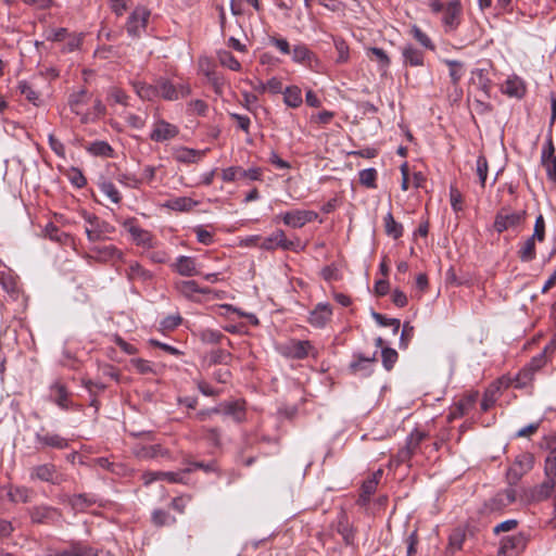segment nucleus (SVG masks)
Wrapping results in <instances>:
<instances>
[{
    "mask_svg": "<svg viewBox=\"0 0 556 556\" xmlns=\"http://www.w3.org/2000/svg\"><path fill=\"white\" fill-rule=\"evenodd\" d=\"M527 217V212L522 211H510L506 207L501 208L494 218L493 229L497 233L504 231H519V228L523 225Z\"/></svg>",
    "mask_w": 556,
    "mask_h": 556,
    "instance_id": "f257e3e1",
    "label": "nucleus"
},
{
    "mask_svg": "<svg viewBox=\"0 0 556 556\" xmlns=\"http://www.w3.org/2000/svg\"><path fill=\"white\" fill-rule=\"evenodd\" d=\"M86 223L85 232L90 242L103 241L110 239V235L115 231V227L110 223L99 218L97 215L84 212Z\"/></svg>",
    "mask_w": 556,
    "mask_h": 556,
    "instance_id": "f03ea898",
    "label": "nucleus"
},
{
    "mask_svg": "<svg viewBox=\"0 0 556 556\" xmlns=\"http://www.w3.org/2000/svg\"><path fill=\"white\" fill-rule=\"evenodd\" d=\"M28 515L34 525L54 526L60 523L62 519V513L59 508L46 504L30 507Z\"/></svg>",
    "mask_w": 556,
    "mask_h": 556,
    "instance_id": "7ed1b4c3",
    "label": "nucleus"
},
{
    "mask_svg": "<svg viewBox=\"0 0 556 556\" xmlns=\"http://www.w3.org/2000/svg\"><path fill=\"white\" fill-rule=\"evenodd\" d=\"M555 488L556 477L554 475H545L543 482L525 491V498L529 504L544 502L552 497Z\"/></svg>",
    "mask_w": 556,
    "mask_h": 556,
    "instance_id": "20e7f679",
    "label": "nucleus"
},
{
    "mask_svg": "<svg viewBox=\"0 0 556 556\" xmlns=\"http://www.w3.org/2000/svg\"><path fill=\"white\" fill-rule=\"evenodd\" d=\"M300 245V240H289L286 233L281 229L275 230L271 235L266 238H262L258 247L265 251H274L281 249L283 251H295Z\"/></svg>",
    "mask_w": 556,
    "mask_h": 556,
    "instance_id": "39448f33",
    "label": "nucleus"
},
{
    "mask_svg": "<svg viewBox=\"0 0 556 556\" xmlns=\"http://www.w3.org/2000/svg\"><path fill=\"white\" fill-rule=\"evenodd\" d=\"M441 23L444 33H454L462 22L463 5L460 0H451L445 3L444 10L441 12Z\"/></svg>",
    "mask_w": 556,
    "mask_h": 556,
    "instance_id": "423d86ee",
    "label": "nucleus"
},
{
    "mask_svg": "<svg viewBox=\"0 0 556 556\" xmlns=\"http://www.w3.org/2000/svg\"><path fill=\"white\" fill-rule=\"evenodd\" d=\"M150 14V10L146 7H136L127 18V34L132 38H139L146 31Z\"/></svg>",
    "mask_w": 556,
    "mask_h": 556,
    "instance_id": "0eeeda50",
    "label": "nucleus"
},
{
    "mask_svg": "<svg viewBox=\"0 0 556 556\" xmlns=\"http://www.w3.org/2000/svg\"><path fill=\"white\" fill-rule=\"evenodd\" d=\"M29 480L31 482H46L49 484H60L61 473L58 471L56 466L51 463L40 464L29 468Z\"/></svg>",
    "mask_w": 556,
    "mask_h": 556,
    "instance_id": "6e6552de",
    "label": "nucleus"
},
{
    "mask_svg": "<svg viewBox=\"0 0 556 556\" xmlns=\"http://www.w3.org/2000/svg\"><path fill=\"white\" fill-rule=\"evenodd\" d=\"M527 543L528 536L522 532L505 535L501 540L497 556H518L525 551Z\"/></svg>",
    "mask_w": 556,
    "mask_h": 556,
    "instance_id": "1a4fd4ad",
    "label": "nucleus"
},
{
    "mask_svg": "<svg viewBox=\"0 0 556 556\" xmlns=\"http://www.w3.org/2000/svg\"><path fill=\"white\" fill-rule=\"evenodd\" d=\"M123 227L129 232L134 242L144 249L154 247V238L150 231L139 227L136 218H127L123 222Z\"/></svg>",
    "mask_w": 556,
    "mask_h": 556,
    "instance_id": "9d476101",
    "label": "nucleus"
},
{
    "mask_svg": "<svg viewBox=\"0 0 556 556\" xmlns=\"http://www.w3.org/2000/svg\"><path fill=\"white\" fill-rule=\"evenodd\" d=\"M179 134V128L169 122L157 117L152 127L149 138L154 142H164L176 138Z\"/></svg>",
    "mask_w": 556,
    "mask_h": 556,
    "instance_id": "9b49d317",
    "label": "nucleus"
},
{
    "mask_svg": "<svg viewBox=\"0 0 556 556\" xmlns=\"http://www.w3.org/2000/svg\"><path fill=\"white\" fill-rule=\"evenodd\" d=\"M35 443L37 448L52 447L56 450H65L68 447L67 439L58 433L48 432L43 427L35 433Z\"/></svg>",
    "mask_w": 556,
    "mask_h": 556,
    "instance_id": "f8f14e48",
    "label": "nucleus"
},
{
    "mask_svg": "<svg viewBox=\"0 0 556 556\" xmlns=\"http://www.w3.org/2000/svg\"><path fill=\"white\" fill-rule=\"evenodd\" d=\"M280 352L283 356L289 358L304 359L311 353L315 352V349L307 340H291L281 346Z\"/></svg>",
    "mask_w": 556,
    "mask_h": 556,
    "instance_id": "ddd939ff",
    "label": "nucleus"
},
{
    "mask_svg": "<svg viewBox=\"0 0 556 556\" xmlns=\"http://www.w3.org/2000/svg\"><path fill=\"white\" fill-rule=\"evenodd\" d=\"M541 163L546 170L547 179L556 185V154L552 137L547 138L542 148Z\"/></svg>",
    "mask_w": 556,
    "mask_h": 556,
    "instance_id": "4468645a",
    "label": "nucleus"
},
{
    "mask_svg": "<svg viewBox=\"0 0 556 556\" xmlns=\"http://www.w3.org/2000/svg\"><path fill=\"white\" fill-rule=\"evenodd\" d=\"M377 362V352L371 356H365L362 353H354L353 361L350 363V369L353 374L368 377L374 371V365Z\"/></svg>",
    "mask_w": 556,
    "mask_h": 556,
    "instance_id": "2eb2a0df",
    "label": "nucleus"
},
{
    "mask_svg": "<svg viewBox=\"0 0 556 556\" xmlns=\"http://www.w3.org/2000/svg\"><path fill=\"white\" fill-rule=\"evenodd\" d=\"M91 252L94 253V255H87L86 258H92L101 263L124 260V253L115 245H96L91 248Z\"/></svg>",
    "mask_w": 556,
    "mask_h": 556,
    "instance_id": "dca6fc26",
    "label": "nucleus"
},
{
    "mask_svg": "<svg viewBox=\"0 0 556 556\" xmlns=\"http://www.w3.org/2000/svg\"><path fill=\"white\" fill-rule=\"evenodd\" d=\"M332 308L328 303H318L311 312L308 321L315 328H324L331 319Z\"/></svg>",
    "mask_w": 556,
    "mask_h": 556,
    "instance_id": "f3484780",
    "label": "nucleus"
},
{
    "mask_svg": "<svg viewBox=\"0 0 556 556\" xmlns=\"http://www.w3.org/2000/svg\"><path fill=\"white\" fill-rule=\"evenodd\" d=\"M403 65L410 67L424 66L425 53L412 43H407L401 48Z\"/></svg>",
    "mask_w": 556,
    "mask_h": 556,
    "instance_id": "a211bd4d",
    "label": "nucleus"
},
{
    "mask_svg": "<svg viewBox=\"0 0 556 556\" xmlns=\"http://www.w3.org/2000/svg\"><path fill=\"white\" fill-rule=\"evenodd\" d=\"M222 409L223 415L230 417L235 422L240 424L245 420V402L242 400L225 401Z\"/></svg>",
    "mask_w": 556,
    "mask_h": 556,
    "instance_id": "6ab92c4d",
    "label": "nucleus"
},
{
    "mask_svg": "<svg viewBox=\"0 0 556 556\" xmlns=\"http://www.w3.org/2000/svg\"><path fill=\"white\" fill-rule=\"evenodd\" d=\"M526 90L525 81L517 75L509 76L502 86V92L509 98L521 99Z\"/></svg>",
    "mask_w": 556,
    "mask_h": 556,
    "instance_id": "aec40b11",
    "label": "nucleus"
},
{
    "mask_svg": "<svg viewBox=\"0 0 556 556\" xmlns=\"http://www.w3.org/2000/svg\"><path fill=\"white\" fill-rule=\"evenodd\" d=\"M47 556H98L97 552L80 541L72 542L68 548L50 553Z\"/></svg>",
    "mask_w": 556,
    "mask_h": 556,
    "instance_id": "412c9836",
    "label": "nucleus"
},
{
    "mask_svg": "<svg viewBox=\"0 0 556 556\" xmlns=\"http://www.w3.org/2000/svg\"><path fill=\"white\" fill-rule=\"evenodd\" d=\"M292 61L312 68L313 63L317 62L316 55L304 43H299L291 50Z\"/></svg>",
    "mask_w": 556,
    "mask_h": 556,
    "instance_id": "4be33fe9",
    "label": "nucleus"
},
{
    "mask_svg": "<svg viewBox=\"0 0 556 556\" xmlns=\"http://www.w3.org/2000/svg\"><path fill=\"white\" fill-rule=\"evenodd\" d=\"M425 439V433L418 430L412 432L406 439V446L399 452V458L402 462L410 459Z\"/></svg>",
    "mask_w": 556,
    "mask_h": 556,
    "instance_id": "5701e85b",
    "label": "nucleus"
},
{
    "mask_svg": "<svg viewBox=\"0 0 556 556\" xmlns=\"http://www.w3.org/2000/svg\"><path fill=\"white\" fill-rule=\"evenodd\" d=\"M173 269L181 276L192 277L199 274L195 260L191 256L179 255L173 264Z\"/></svg>",
    "mask_w": 556,
    "mask_h": 556,
    "instance_id": "b1692460",
    "label": "nucleus"
},
{
    "mask_svg": "<svg viewBox=\"0 0 556 556\" xmlns=\"http://www.w3.org/2000/svg\"><path fill=\"white\" fill-rule=\"evenodd\" d=\"M7 495L11 503L26 504L31 502L35 492L33 489L25 485H10Z\"/></svg>",
    "mask_w": 556,
    "mask_h": 556,
    "instance_id": "393cba45",
    "label": "nucleus"
},
{
    "mask_svg": "<svg viewBox=\"0 0 556 556\" xmlns=\"http://www.w3.org/2000/svg\"><path fill=\"white\" fill-rule=\"evenodd\" d=\"M131 87L134 88V91L136 94L141 99L146 101H153L159 97V88L156 85H150L141 80H131L130 81Z\"/></svg>",
    "mask_w": 556,
    "mask_h": 556,
    "instance_id": "a878e982",
    "label": "nucleus"
},
{
    "mask_svg": "<svg viewBox=\"0 0 556 556\" xmlns=\"http://www.w3.org/2000/svg\"><path fill=\"white\" fill-rule=\"evenodd\" d=\"M176 290L186 299L192 300L194 294H206L208 289L200 288L194 280H181L175 283Z\"/></svg>",
    "mask_w": 556,
    "mask_h": 556,
    "instance_id": "bb28decb",
    "label": "nucleus"
},
{
    "mask_svg": "<svg viewBox=\"0 0 556 556\" xmlns=\"http://www.w3.org/2000/svg\"><path fill=\"white\" fill-rule=\"evenodd\" d=\"M207 149L205 150H195L192 148L181 147L175 151V160L179 163L191 164L198 162L201 157L205 155Z\"/></svg>",
    "mask_w": 556,
    "mask_h": 556,
    "instance_id": "cd10ccee",
    "label": "nucleus"
},
{
    "mask_svg": "<svg viewBox=\"0 0 556 556\" xmlns=\"http://www.w3.org/2000/svg\"><path fill=\"white\" fill-rule=\"evenodd\" d=\"M466 536L467 529L465 527H456L453 529L448 535V544L446 547L447 552L450 554H455L456 552L462 551Z\"/></svg>",
    "mask_w": 556,
    "mask_h": 556,
    "instance_id": "c85d7f7f",
    "label": "nucleus"
},
{
    "mask_svg": "<svg viewBox=\"0 0 556 556\" xmlns=\"http://www.w3.org/2000/svg\"><path fill=\"white\" fill-rule=\"evenodd\" d=\"M279 219H281L286 226L291 228L296 229L304 226L303 210H293L281 213L275 217V222H278Z\"/></svg>",
    "mask_w": 556,
    "mask_h": 556,
    "instance_id": "c756f323",
    "label": "nucleus"
},
{
    "mask_svg": "<svg viewBox=\"0 0 556 556\" xmlns=\"http://www.w3.org/2000/svg\"><path fill=\"white\" fill-rule=\"evenodd\" d=\"M129 100V94L117 86H111L106 90V102L109 105L121 104L123 106H128Z\"/></svg>",
    "mask_w": 556,
    "mask_h": 556,
    "instance_id": "7c9ffc66",
    "label": "nucleus"
},
{
    "mask_svg": "<svg viewBox=\"0 0 556 556\" xmlns=\"http://www.w3.org/2000/svg\"><path fill=\"white\" fill-rule=\"evenodd\" d=\"M535 241L533 237H529L527 240H525L517 252L518 257L523 263H529L535 260L536 257V249H535Z\"/></svg>",
    "mask_w": 556,
    "mask_h": 556,
    "instance_id": "2f4dec72",
    "label": "nucleus"
},
{
    "mask_svg": "<svg viewBox=\"0 0 556 556\" xmlns=\"http://www.w3.org/2000/svg\"><path fill=\"white\" fill-rule=\"evenodd\" d=\"M97 503V498L92 494H74L70 498V505L77 511H83Z\"/></svg>",
    "mask_w": 556,
    "mask_h": 556,
    "instance_id": "473e14b6",
    "label": "nucleus"
},
{
    "mask_svg": "<svg viewBox=\"0 0 556 556\" xmlns=\"http://www.w3.org/2000/svg\"><path fill=\"white\" fill-rule=\"evenodd\" d=\"M383 224H384V231L389 237L393 238L394 240H397L399 238H401L403 236L404 227L401 223H399L394 219L391 212H389L384 216Z\"/></svg>",
    "mask_w": 556,
    "mask_h": 556,
    "instance_id": "72a5a7b5",
    "label": "nucleus"
},
{
    "mask_svg": "<svg viewBox=\"0 0 556 556\" xmlns=\"http://www.w3.org/2000/svg\"><path fill=\"white\" fill-rule=\"evenodd\" d=\"M283 102L289 108H299L303 102L301 89L298 86H289L285 88Z\"/></svg>",
    "mask_w": 556,
    "mask_h": 556,
    "instance_id": "f704fd0d",
    "label": "nucleus"
},
{
    "mask_svg": "<svg viewBox=\"0 0 556 556\" xmlns=\"http://www.w3.org/2000/svg\"><path fill=\"white\" fill-rule=\"evenodd\" d=\"M198 204L197 201L188 197H178L166 202L165 206L177 212H189Z\"/></svg>",
    "mask_w": 556,
    "mask_h": 556,
    "instance_id": "c9c22d12",
    "label": "nucleus"
},
{
    "mask_svg": "<svg viewBox=\"0 0 556 556\" xmlns=\"http://www.w3.org/2000/svg\"><path fill=\"white\" fill-rule=\"evenodd\" d=\"M159 97L166 101H177V92L175 91V84L167 78H160L157 80Z\"/></svg>",
    "mask_w": 556,
    "mask_h": 556,
    "instance_id": "e433bc0d",
    "label": "nucleus"
},
{
    "mask_svg": "<svg viewBox=\"0 0 556 556\" xmlns=\"http://www.w3.org/2000/svg\"><path fill=\"white\" fill-rule=\"evenodd\" d=\"M443 63L446 64L450 68L448 76L451 79L452 86H456L459 84L460 79L464 76V64L457 60H443Z\"/></svg>",
    "mask_w": 556,
    "mask_h": 556,
    "instance_id": "4c0bfd02",
    "label": "nucleus"
},
{
    "mask_svg": "<svg viewBox=\"0 0 556 556\" xmlns=\"http://www.w3.org/2000/svg\"><path fill=\"white\" fill-rule=\"evenodd\" d=\"M17 89L22 96H24L30 103L36 106L41 105L42 100L40 93L33 89V87L26 81L21 80L17 84Z\"/></svg>",
    "mask_w": 556,
    "mask_h": 556,
    "instance_id": "58836bf2",
    "label": "nucleus"
},
{
    "mask_svg": "<svg viewBox=\"0 0 556 556\" xmlns=\"http://www.w3.org/2000/svg\"><path fill=\"white\" fill-rule=\"evenodd\" d=\"M409 34L425 49L430 51L435 50V45L433 43L431 38L417 25H413L410 27Z\"/></svg>",
    "mask_w": 556,
    "mask_h": 556,
    "instance_id": "ea45409f",
    "label": "nucleus"
},
{
    "mask_svg": "<svg viewBox=\"0 0 556 556\" xmlns=\"http://www.w3.org/2000/svg\"><path fill=\"white\" fill-rule=\"evenodd\" d=\"M87 151L94 156H104V157L113 156L112 147L106 141H103V140H97L94 142H91L87 147Z\"/></svg>",
    "mask_w": 556,
    "mask_h": 556,
    "instance_id": "a19ab883",
    "label": "nucleus"
},
{
    "mask_svg": "<svg viewBox=\"0 0 556 556\" xmlns=\"http://www.w3.org/2000/svg\"><path fill=\"white\" fill-rule=\"evenodd\" d=\"M199 336H200V340L203 343L217 344L223 339H226L227 344L231 345L230 339L226 338L219 330H214V329H208V328L207 329H203V330L200 331Z\"/></svg>",
    "mask_w": 556,
    "mask_h": 556,
    "instance_id": "79ce46f5",
    "label": "nucleus"
},
{
    "mask_svg": "<svg viewBox=\"0 0 556 556\" xmlns=\"http://www.w3.org/2000/svg\"><path fill=\"white\" fill-rule=\"evenodd\" d=\"M51 391L54 393L55 404L62 409H67L70 402H68V393H67L65 386H63L59 382H55L54 384L51 386Z\"/></svg>",
    "mask_w": 556,
    "mask_h": 556,
    "instance_id": "37998d69",
    "label": "nucleus"
},
{
    "mask_svg": "<svg viewBox=\"0 0 556 556\" xmlns=\"http://www.w3.org/2000/svg\"><path fill=\"white\" fill-rule=\"evenodd\" d=\"M473 74L478 78V88L485 98L491 97V88H492V81L488 76V71L485 68H477Z\"/></svg>",
    "mask_w": 556,
    "mask_h": 556,
    "instance_id": "c03bdc74",
    "label": "nucleus"
},
{
    "mask_svg": "<svg viewBox=\"0 0 556 556\" xmlns=\"http://www.w3.org/2000/svg\"><path fill=\"white\" fill-rule=\"evenodd\" d=\"M371 317L381 327H392L393 328V334H397L401 321L397 318H388L384 315L377 313L375 311H371Z\"/></svg>",
    "mask_w": 556,
    "mask_h": 556,
    "instance_id": "a18cd8bd",
    "label": "nucleus"
},
{
    "mask_svg": "<svg viewBox=\"0 0 556 556\" xmlns=\"http://www.w3.org/2000/svg\"><path fill=\"white\" fill-rule=\"evenodd\" d=\"M478 394H470L456 404L455 410L452 413L453 417L464 416L471 407H473L477 401Z\"/></svg>",
    "mask_w": 556,
    "mask_h": 556,
    "instance_id": "49530a36",
    "label": "nucleus"
},
{
    "mask_svg": "<svg viewBox=\"0 0 556 556\" xmlns=\"http://www.w3.org/2000/svg\"><path fill=\"white\" fill-rule=\"evenodd\" d=\"M358 176H359L361 185L365 186L366 188H370V189L377 188L376 181H377L378 173L375 168L369 167V168L362 169L358 173Z\"/></svg>",
    "mask_w": 556,
    "mask_h": 556,
    "instance_id": "de8ad7c7",
    "label": "nucleus"
},
{
    "mask_svg": "<svg viewBox=\"0 0 556 556\" xmlns=\"http://www.w3.org/2000/svg\"><path fill=\"white\" fill-rule=\"evenodd\" d=\"M208 359L211 365H228L232 359V354L226 350L216 349L210 352Z\"/></svg>",
    "mask_w": 556,
    "mask_h": 556,
    "instance_id": "09e8293b",
    "label": "nucleus"
},
{
    "mask_svg": "<svg viewBox=\"0 0 556 556\" xmlns=\"http://www.w3.org/2000/svg\"><path fill=\"white\" fill-rule=\"evenodd\" d=\"M46 236L52 241L66 243L71 237L68 233L61 231L54 224L50 223L45 228Z\"/></svg>",
    "mask_w": 556,
    "mask_h": 556,
    "instance_id": "8fccbe9b",
    "label": "nucleus"
},
{
    "mask_svg": "<svg viewBox=\"0 0 556 556\" xmlns=\"http://www.w3.org/2000/svg\"><path fill=\"white\" fill-rule=\"evenodd\" d=\"M100 191L106 195L112 202L119 203L122 200L121 193L113 182L105 180L99 184Z\"/></svg>",
    "mask_w": 556,
    "mask_h": 556,
    "instance_id": "3c124183",
    "label": "nucleus"
},
{
    "mask_svg": "<svg viewBox=\"0 0 556 556\" xmlns=\"http://www.w3.org/2000/svg\"><path fill=\"white\" fill-rule=\"evenodd\" d=\"M517 468H520L523 472H529L534 465V456L531 453H521L516 456L514 464Z\"/></svg>",
    "mask_w": 556,
    "mask_h": 556,
    "instance_id": "603ef678",
    "label": "nucleus"
},
{
    "mask_svg": "<svg viewBox=\"0 0 556 556\" xmlns=\"http://www.w3.org/2000/svg\"><path fill=\"white\" fill-rule=\"evenodd\" d=\"M382 365L386 370L390 371L397 362L399 354L392 348H382L381 350Z\"/></svg>",
    "mask_w": 556,
    "mask_h": 556,
    "instance_id": "864d4df0",
    "label": "nucleus"
},
{
    "mask_svg": "<svg viewBox=\"0 0 556 556\" xmlns=\"http://www.w3.org/2000/svg\"><path fill=\"white\" fill-rule=\"evenodd\" d=\"M488 170H489L488 160L483 154H480L476 161V173L479 177V182L482 188L485 187Z\"/></svg>",
    "mask_w": 556,
    "mask_h": 556,
    "instance_id": "5fc2aeb1",
    "label": "nucleus"
},
{
    "mask_svg": "<svg viewBox=\"0 0 556 556\" xmlns=\"http://www.w3.org/2000/svg\"><path fill=\"white\" fill-rule=\"evenodd\" d=\"M534 374L531 371V368L525 366L516 376L515 387L516 388H526L533 380Z\"/></svg>",
    "mask_w": 556,
    "mask_h": 556,
    "instance_id": "6e6d98bb",
    "label": "nucleus"
},
{
    "mask_svg": "<svg viewBox=\"0 0 556 556\" xmlns=\"http://www.w3.org/2000/svg\"><path fill=\"white\" fill-rule=\"evenodd\" d=\"M378 486V482L374 479H366L362 484V493L359 495V501L364 504L369 501L370 496L376 492Z\"/></svg>",
    "mask_w": 556,
    "mask_h": 556,
    "instance_id": "4d7b16f0",
    "label": "nucleus"
},
{
    "mask_svg": "<svg viewBox=\"0 0 556 556\" xmlns=\"http://www.w3.org/2000/svg\"><path fill=\"white\" fill-rule=\"evenodd\" d=\"M181 323H182V317L179 314H173V315H168V316L164 317L160 321V326H161L162 330L172 331V330L176 329L178 326H180Z\"/></svg>",
    "mask_w": 556,
    "mask_h": 556,
    "instance_id": "13d9d810",
    "label": "nucleus"
},
{
    "mask_svg": "<svg viewBox=\"0 0 556 556\" xmlns=\"http://www.w3.org/2000/svg\"><path fill=\"white\" fill-rule=\"evenodd\" d=\"M219 62L223 66H226L231 71H240L241 68L240 62L228 51L219 53Z\"/></svg>",
    "mask_w": 556,
    "mask_h": 556,
    "instance_id": "bf43d9fd",
    "label": "nucleus"
},
{
    "mask_svg": "<svg viewBox=\"0 0 556 556\" xmlns=\"http://www.w3.org/2000/svg\"><path fill=\"white\" fill-rule=\"evenodd\" d=\"M195 469H201L203 470L204 472L208 473V472H215L217 470V464L216 462H210V463H204V462H190L188 464V467L186 468V471L189 473Z\"/></svg>",
    "mask_w": 556,
    "mask_h": 556,
    "instance_id": "052dcab7",
    "label": "nucleus"
},
{
    "mask_svg": "<svg viewBox=\"0 0 556 556\" xmlns=\"http://www.w3.org/2000/svg\"><path fill=\"white\" fill-rule=\"evenodd\" d=\"M127 275L129 279L135 278H150V274L138 262H131L127 269Z\"/></svg>",
    "mask_w": 556,
    "mask_h": 556,
    "instance_id": "680f3d73",
    "label": "nucleus"
},
{
    "mask_svg": "<svg viewBox=\"0 0 556 556\" xmlns=\"http://www.w3.org/2000/svg\"><path fill=\"white\" fill-rule=\"evenodd\" d=\"M208 111V105L205 101L195 99L188 103V112L199 116H205Z\"/></svg>",
    "mask_w": 556,
    "mask_h": 556,
    "instance_id": "e2e57ef3",
    "label": "nucleus"
},
{
    "mask_svg": "<svg viewBox=\"0 0 556 556\" xmlns=\"http://www.w3.org/2000/svg\"><path fill=\"white\" fill-rule=\"evenodd\" d=\"M130 364L139 374L147 375L154 372L153 364L150 361L143 358H132L130 359Z\"/></svg>",
    "mask_w": 556,
    "mask_h": 556,
    "instance_id": "0e129e2a",
    "label": "nucleus"
},
{
    "mask_svg": "<svg viewBox=\"0 0 556 556\" xmlns=\"http://www.w3.org/2000/svg\"><path fill=\"white\" fill-rule=\"evenodd\" d=\"M116 180L129 188H139V186L142 182V179L137 178L135 175L126 174V173H119L116 176Z\"/></svg>",
    "mask_w": 556,
    "mask_h": 556,
    "instance_id": "69168bd1",
    "label": "nucleus"
},
{
    "mask_svg": "<svg viewBox=\"0 0 556 556\" xmlns=\"http://www.w3.org/2000/svg\"><path fill=\"white\" fill-rule=\"evenodd\" d=\"M414 337V327L409 323H404L400 337V349H407L410 340Z\"/></svg>",
    "mask_w": 556,
    "mask_h": 556,
    "instance_id": "338daca9",
    "label": "nucleus"
},
{
    "mask_svg": "<svg viewBox=\"0 0 556 556\" xmlns=\"http://www.w3.org/2000/svg\"><path fill=\"white\" fill-rule=\"evenodd\" d=\"M544 475H554L556 477V446H553L552 455H547L545 458Z\"/></svg>",
    "mask_w": 556,
    "mask_h": 556,
    "instance_id": "774afa93",
    "label": "nucleus"
}]
</instances>
